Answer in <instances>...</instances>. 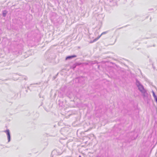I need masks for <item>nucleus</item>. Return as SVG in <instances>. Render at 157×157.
I'll return each instance as SVG.
<instances>
[{
    "instance_id": "1",
    "label": "nucleus",
    "mask_w": 157,
    "mask_h": 157,
    "mask_svg": "<svg viewBox=\"0 0 157 157\" xmlns=\"http://www.w3.org/2000/svg\"><path fill=\"white\" fill-rule=\"evenodd\" d=\"M136 84L138 87V90L142 94L144 99H146L148 96V94L143 86L137 79H136Z\"/></svg>"
},
{
    "instance_id": "2",
    "label": "nucleus",
    "mask_w": 157,
    "mask_h": 157,
    "mask_svg": "<svg viewBox=\"0 0 157 157\" xmlns=\"http://www.w3.org/2000/svg\"><path fill=\"white\" fill-rule=\"evenodd\" d=\"M117 0H106V3L109 6H113L117 5Z\"/></svg>"
},
{
    "instance_id": "3",
    "label": "nucleus",
    "mask_w": 157,
    "mask_h": 157,
    "mask_svg": "<svg viewBox=\"0 0 157 157\" xmlns=\"http://www.w3.org/2000/svg\"><path fill=\"white\" fill-rule=\"evenodd\" d=\"M108 31H106L103 32V33H102L101 34V35L100 36H98L97 38L94 39L92 42H91L90 43H93V42L96 41L101 36V35L107 33H108Z\"/></svg>"
},
{
    "instance_id": "4",
    "label": "nucleus",
    "mask_w": 157,
    "mask_h": 157,
    "mask_svg": "<svg viewBox=\"0 0 157 157\" xmlns=\"http://www.w3.org/2000/svg\"><path fill=\"white\" fill-rule=\"evenodd\" d=\"M76 55H72L71 56H68L66 58V60H67L68 59H71L72 58L76 57Z\"/></svg>"
},
{
    "instance_id": "5",
    "label": "nucleus",
    "mask_w": 157,
    "mask_h": 157,
    "mask_svg": "<svg viewBox=\"0 0 157 157\" xmlns=\"http://www.w3.org/2000/svg\"><path fill=\"white\" fill-rule=\"evenodd\" d=\"M5 132H6V133L7 137H10V132L9 129L6 130V131H5Z\"/></svg>"
},
{
    "instance_id": "6",
    "label": "nucleus",
    "mask_w": 157,
    "mask_h": 157,
    "mask_svg": "<svg viewBox=\"0 0 157 157\" xmlns=\"http://www.w3.org/2000/svg\"><path fill=\"white\" fill-rule=\"evenodd\" d=\"M7 13V12L6 10H4L3 11L2 13V16L4 17H5L6 14Z\"/></svg>"
},
{
    "instance_id": "7",
    "label": "nucleus",
    "mask_w": 157,
    "mask_h": 157,
    "mask_svg": "<svg viewBox=\"0 0 157 157\" xmlns=\"http://www.w3.org/2000/svg\"><path fill=\"white\" fill-rule=\"evenodd\" d=\"M152 93L154 97L156 96V95H155V92L153 91H152Z\"/></svg>"
},
{
    "instance_id": "8",
    "label": "nucleus",
    "mask_w": 157,
    "mask_h": 157,
    "mask_svg": "<svg viewBox=\"0 0 157 157\" xmlns=\"http://www.w3.org/2000/svg\"><path fill=\"white\" fill-rule=\"evenodd\" d=\"M90 136L91 137H94V134H91L90 135Z\"/></svg>"
},
{
    "instance_id": "9",
    "label": "nucleus",
    "mask_w": 157,
    "mask_h": 157,
    "mask_svg": "<svg viewBox=\"0 0 157 157\" xmlns=\"http://www.w3.org/2000/svg\"><path fill=\"white\" fill-rule=\"evenodd\" d=\"M10 139L11 138H8V142H9L10 141Z\"/></svg>"
},
{
    "instance_id": "10",
    "label": "nucleus",
    "mask_w": 157,
    "mask_h": 157,
    "mask_svg": "<svg viewBox=\"0 0 157 157\" xmlns=\"http://www.w3.org/2000/svg\"><path fill=\"white\" fill-rule=\"evenodd\" d=\"M78 157H81V156L80 155H79Z\"/></svg>"
},
{
    "instance_id": "11",
    "label": "nucleus",
    "mask_w": 157,
    "mask_h": 157,
    "mask_svg": "<svg viewBox=\"0 0 157 157\" xmlns=\"http://www.w3.org/2000/svg\"><path fill=\"white\" fill-rule=\"evenodd\" d=\"M65 138H64V139H63V140H65Z\"/></svg>"
},
{
    "instance_id": "12",
    "label": "nucleus",
    "mask_w": 157,
    "mask_h": 157,
    "mask_svg": "<svg viewBox=\"0 0 157 157\" xmlns=\"http://www.w3.org/2000/svg\"><path fill=\"white\" fill-rule=\"evenodd\" d=\"M135 138H134V140H135ZM132 140H133V139Z\"/></svg>"
}]
</instances>
